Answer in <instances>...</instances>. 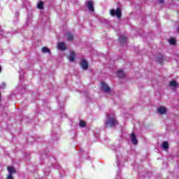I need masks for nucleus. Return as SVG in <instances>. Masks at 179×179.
Segmentation results:
<instances>
[{
    "label": "nucleus",
    "instance_id": "nucleus-13",
    "mask_svg": "<svg viewBox=\"0 0 179 179\" xmlns=\"http://www.w3.org/2000/svg\"><path fill=\"white\" fill-rule=\"evenodd\" d=\"M162 148L165 150L169 149V143H167V141H164L162 144Z\"/></svg>",
    "mask_w": 179,
    "mask_h": 179
},
{
    "label": "nucleus",
    "instance_id": "nucleus-23",
    "mask_svg": "<svg viewBox=\"0 0 179 179\" xmlns=\"http://www.w3.org/2000/svg\"><path fill=\"white\" fill-rule=\"evenodd\" d=\"M3 85L5 86V83H3Z\"/></svg>",
    "mask_w": 179,
    "mask_h": 179
},
{
    "label": "nucleus",
    "instance_id": "nucleus-5",
    "mask_svg": "<svg viewBox=\"0 0 179 179\" xmlns=\"http://www.w3.org/2000/svg\"><path fill=\"white\" fill-rule=\"evenodd\" d=\"M158 113L159 114H166V111H167V108L164 107V106H160L158 109Z\"/></svg>",
    "mask_w": 179,
    "mask_h": 179
},
{
    "label": "nucleus",
    "instance_id": "nucleus-18",
    "mask_svg": "<svg viewBox=\"0 0 179 179\" xmlns=\"http://www.w3.org/2000/svg\"><path fill=\"white\" fill-rule=\"evenodd\" d=\"M42 51L45 53L50 52V49H48V48L47 47H44L42 48Z\"/></svg>",
    "mask_w": 179,
    "mask_h": 179
},
{
    "label": "nucleus",
    "instance_id": "nucleus-8",
    "mask_svg": "<svg viewBox=\"0 0 179 179\" xmlns=\"http://www.w3.org/2000/svg\"><path fill=\"white\" fill-rule=\"evenodd\" d=\"M80 66H82L83 69H87V62H86L85 59L82 60L80 62Z\"/></svg>",
    "mask_w": 179,
    "mask_h": 179
},
{
    "label": "nucleus",
    "instance_id": "nucleus-2",
    "mask_svg": "<svg viewBox=\"0 0 179 179\" xmlns=\"http://www.w3.org/2000/svg\"><path fill=\"white\" fill-rule=\"evenodd\" d=\"M110 15L112 16H117L118 18L121 17V9L117 8L116 10H110Z\"/></svg>",
    "mask_w": 179,
    "mask_h": 179
},
{
    "label": "nucleus",
    "instance_id": "nucleus-20",
    "mask_svg": "<svg viewBox=\"0 0 179 179\" xmlns=\"http://www.w3.org/2000/svg\"><path fill=\"white\" fill-rule=\"evenodd\" d=\"M164 2V0H159V3H163Z\"/></svg>",
    "mask_w": 179,
    "mask_h": 179
},
{
    "label": "nucleus",
    "instance_id": "nucleus-14",
    "mask_svg": "<svg viewBox=\"0 0 179 179\" xmlns=\"http://www.w3.org/2000/svg\"><path fill=\"white\" fill-rule=\"evenodd\" d=\"M67 40L68 41H72L73 40V36L71 34H67Z\"/></svg>",
    "mask_w": 179,
    "mask_h": 179
},
{
    "label": "nucleus",
    "instance_id": "nucleus-6",
    "mask_svg": "<svg viewBox=\"0 0 179 179\" xmlns=\"http://www.w3.org/2000/svg\"><path fill=\"white\" fill-rule=\"evenodd\" d=\"M102 90H103L106 93H108L110 92V87L107 86L106 83H102Z\"/></svg>",
    "mask_w": 179,
    "mask_h": 179
},
{
    "label": "nucleus",
    "instance_id": "nucleus-21",
    "mask_svg": "<svg viewBox=\"0 0 179 179\" xmlns=\"http://www.w3.org/2000/svg\"><path fill=\"white\" fill-rule=\"evenodd\" d=\"M2 71V67L0 66V72Z\"/></svg>",
    "mask_w": 179,
    "mask_h": 179
},
{
    "label": "nucleus",
    "instance_id": "nucleus-7",
    "mask_svg": "<svg viewBox=\"0 0 179 179\" xmlns=\"http://www.w3.org/2000/svg\"><path fill=\"white\" fill-rule=\"evenodd\" d=\"M131 141L134 145H138V139H136V136H135V134H131Z\"/></svg>",
    "mask_w": 179,
    "mask_h": 179
},
{
    "label": "nucleus",
    "instance_id": "nucleus-3",
    "mask_svg": "<svg viewBox=\"0 0 179 179\" xmlns=\"http://www.w3.org/2000/svg\"><path fill=\"white\" fill-rule=\"evenodd\" d=\"M94 3L93 1H87V6L91 12H94V7H93Z\"/></svg>",
    "mask_w": 179,
    "mask_h": 179
},
{
    "label": "nucleus",
    "instance_id": "nucleus-9",
    "mask_svg": "<svg viewBox=\"0 0 179 179\" xmlns=\"http://www.w3.org/2000/svg\"><path fill=\"white\" fill-rule=\"evenodd\" d=\"M69 59L71 62H73V61H75V52H71L70 53V56L69 57Z\"/></svg>",
    "mask_w": 179,
    "mask_h": 179
},
{
    "label": "nucleus",
    "instance_id": "nucleus-16",
    "mask_svg": "<svg viewBox=\"0 0 179 179\" xmlns=\"http://www.w3.org/2000/svg\"><path fill=\"white\" fill-rule=\"evenodd\" d=\"M38 9H43L44 8V3L43 1H41L38 3Z\"/></svg>",
    "mask_w": 179,
    "mask_h": 179
},
{
    "label": "nucleus",
    "instance_id": "nucleus-17",
    "mask_svg": "<svg viewBox=\"0 0 179 179\" xmlns=\"http://www.w3.org/2000/svg\"><path fill=\"white\" fill-rule=\"evenodd\" d=\"M80 127H81V128H85V127H86V122L81 120L80 122Z\"/></svg>",
    "mask_w": 179,
    "mask_h": 179
},
{
    "label": "nucleus",
    "instance_id": "nucleus-19",
    "mask_svg": "<svg viewBox=\"0 0 179 179\" xmlns=\"http://www.w3.org/2000/svg\"><path fill=\"white\" fill-rule=\"evenodd\" d=\"M7 179H13V176H12V175H8Z\"/></svg>",
    "mask_w": 179,
    "mask_h": 179
},
{
    "label": "nucleus",
    "instance_id": "nucleus-4",
    "mask_svg": "<svg viewBox=\"0 0 179 179\" xmlns=\"http://www.w3.org/2000/svg\"><path fill=\"white\" fill-rule=\"evenodd\" d=\"M57 48H58V50L64 51V50H66V45L64 43L62 42L58 44Z\"/></svg>",
    "mask_w": 179,
    "mask_h": 179
},
{
    "label": "nucleus",
    "instance_id": "nucleus-11",
    "mask_svg": "<svg viewBox=\"0 0 179 179\" xmlns=\"http://www.w3.org/2000/svg\"><path fill=\"white\" fill-rule=\"evenodd\" d=\"M117 76L119 78H124L125 77V73H124V71L120 70L117 71Z\"/></svg>",
    "mask_w": 179,
    "mask_h": 179
},
{
    "label": "nucleus",
    "instance_id": "nucleus-1",
    "mask_svg": "<svg viewBox=\"0 0 179 179\" xmlns=\"http://www.w3.org/2000/svg\"><path fill=\"white\" fill-rule=\"evenodd\" d=\"M110 125V127H115V125H118V122L115 119V117H110V115H108V120L106 122V125Z\"/></svg>",
    "mask_w": 179,
    "mask_h": 179
},
{
    "label": "nucleus",
    "instance_id": "nucleus-10",
    "mask_svg": "<svg viewBox=\"0 0 179 179\" xmlns=\"http://www.w3.org/2000/svg\"><path fill=\"white\" fill-rule=\"evenodd\" d=\"M7 169H8V173L11 176L13 173H16V171L15 170V168H13V166H8Z\"/></svg>",
    "mask_w": 179,
    "mask_h": 179
},
{
    "label": "nucleus",
    "instance_id": "nucleus-12",
    "mask_svg": "<svg viewBox=\"0 0 179 179\" xmlns=\"http://www.w3.org/2000/svg\"><path fill=\"white\" fill-rule=\"evenodd\" d=\"M169 86H172V87H176L178 86V84L175 80H172L169 82Z\"/></svg>",
    "mask_w": 179,
    "mask_h": 179
},
{
    "label": "nucleus",
    "instance_id": "nucleus-22",
    "mask_svg": "<svg viewBox=\"0 0 179 179\" xmlns=\"http://www.w3.org/2000/svg\"><path fill=\"white\" fill-rule=\"evenodd\" d=\"M0 101H1V92H0Z\"/></svg>",
    "mask_w": 179,
    "mask_h": 179
},
{
    "label": "nucleus",
    "instance_id": "nucleus-15",
    "mask_svg": "<svg viewBox=\"0 0 179 179\" xmlns=\"http://www.w3.org/2000/svg\"><path fill=\"white\" fill-rule=\"evenodd\" d=\"M169 41V44H171V45H174V44H176V38H171Z\"/></svg>",
    "mask_w": 179,
    "mask_h": 179
}]
</instances>
